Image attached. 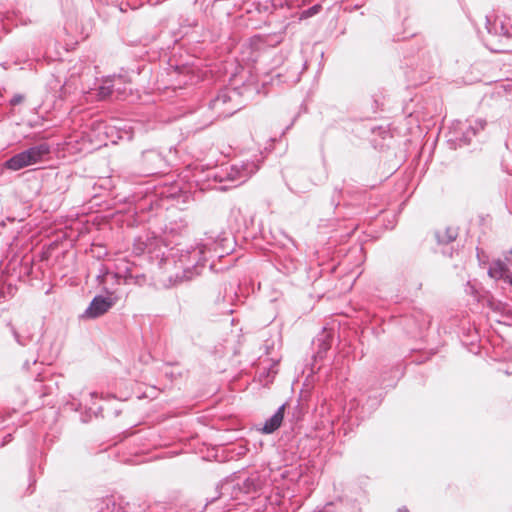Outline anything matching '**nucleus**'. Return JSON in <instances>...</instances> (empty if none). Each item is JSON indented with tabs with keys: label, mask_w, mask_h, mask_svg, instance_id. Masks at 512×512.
I'll return each instance as SVG.
<instances>
[{
	"label": "nucleus",
	"mask_w": 512,
	"mask_h": 512,
	"mask_svg": "<svg viewBox=\"0 0 512 512\" xmlns=\"http://www.w3.org/2000/svg\"><path fill=\"white\" fill-rule=\"evenodd\" d=\"M12 439V435L10 433H8L7 435H5L3 437V440H2V443H1V446H4L6 445L8 442H10Z\"/></svg>",
	"instance_id": "nucleus-38"
},
{
	"label": "nucleus",
	"mask_w": 512,
	"mask_h": 512,
	"mask_svg": "<svg viewBox=\"0 0 512 512\" xmlns=\"http://www.w3.org/2000/svg\"><path fill=\"white\" fill-rule=\"evenodd\" d=\"M4 166L9 170L18 171L31 165L27 160L25 152L21 151L7 159Z\"/></svg>",
	"instance_id": "nucleus-23"
},
{
	"label": "nucleus",
	"mask_w": 512,
	"mask_h": 512,
	"mask_svg": "<svg viewBox=\"0 0 512 512\" xmlns=\"http://www.w3.org/2000/svg\"><path fill=\"white\" fill-rule=\"evenodd\" d=\"M289 10L290 7L286 0L252 1L247 4L246 8L248 14L257 13L261 19H267L270 16L287 19Z\"/></svg>",
	"instance_id": "nucleus-9"
},
{
	"label": "nucleus",
	"mask_w": 512,
	"mask_h": 512,
	"mask_svg": "<svg viewBox=\"0 0 512 512\" xmlns=\"http://www.w3.org/2000/svg\"><path fill=\"white\" fill-rule=\"evenodd\" d=\"M242 107L241 93L238 88H223L208 103V108L214 113L215 118L230 117Z\"/></svg>",
	"instance_id": "nucleus-4"
},
{
	"label": "nucleus",
	"mask_w": 512,
	"mask_h": 512,
	"mask_svg": "<svg viewBox=\"0 0 512 512\" xmlns=\"http://www.w3.org/2000/svg\"><path fill=\"white\" fill-rule=\"evenodd\" d=\"M510 253H511V255H512V249H511Z\"/></svg>",
	"instance_id": "nucleus-49"
},
{
	"label": "nucleus",
	"mask_w": 512,
	"mask_h": 512,
	"mask_svg": "<svg viewBox=\"0 0 512 512\" xmlns=\"http://www.w3.org/2000/svg\"><path fill=\"white\" fill-rule=\"evenodd\" d=\"M24 100V95L23 94H15L13 95V97L9 100V104L11 106H16V105H19L23 102Z\"/></svg>",
	"instance_id": "nucleus-36"
},
{
	"label": "nucleus",
	"mask_w": 512,
	"mask_h": 512,
	"mask_svg": "<svg viewBox=\"0 0 512 512\" xmlns=\"http://www.w3.org/2000/svg\"><path fill=\"white\" fill-rule=\"evenodd\" d=\"M285 408L286 403L279 406L275 413L264 422V425L261 429L262 433L272 434L280 428L284 419Z\"/></svg>",
	"instance_id": "nucleus-21"
},
{
	"label": "nucleus",
	"mask_w": 512,
	"mask_h": 512,
	"mask_svg": "<svg viewBox=\"0 0 512 512\" xmlns=\"http://www.w3.org/2000/svg\"><path fill=\"white\" fill-rule=\"evenodd\" d=\"M320 9H321V6L319 4L313 5V6L309 7L308 9H305L301 12L300 19H306V18L312 17L315 14H317L320 11Z\"/></svg>",
	"instance_id": "nucleus-33"
},
{
	"label": "nucleus",
	"mask_w": 512,
	"mask_h": 512,
	"mask_svg": "<svg viewBox=\"0 0 512 512\" xmlns=\"http://www.w3.org/2000/svg\"><path fill=\"white\" fill-rule=\"evenodd\" d=\"M379 130H382L384 133H386L387 131L382 129V127H379Z\"/></svg>",
	"instance_id": "nucleus-48"
},
{
	"label": "nucleus",
	"mask_w": 512,
	"mask_h": 512,
	"mask_svg": "<svg viewBox=\"0 0 512 512\" xmlns=\"http://www.w3.org/2000/svg\"><path fill=\"white\" fill-rule=\"evenodd\" d=\"M140 166L145 175H153L164 172L168 164L165 156L159 149L151 148L142 151Z\"/></svg>",
	"instance_id": "nucleus-11"
},
{
	"label": "nucleus",
	"mask_w": 512,
	"mask_h": 512,
	"mask_svg": "<svg viewBox=\"0 0 512 512\" xmlns=\"http://www.w3.org/2000/svg\"><path fill=\"white\" fill-rule=\"evenodd\" d=\"M504 281L508 282L512 286V272L509 270Z\"/></svg>",
	"instance_id": "nucleus-39"
},
{
	"label": "nucleus",
	"mask_w": 512,
	"mask_h": 512,
	"mask_svg": "<svg viewBox=\"0 0 512 512\" xmlns=\"http://www.w3.org/2000/svg\"><path fill=\"white\" fill-rule=\"evenodd\" d=\"M114 93H116L117 98L125 99L128 94L126 84L117 83L114 88Z\"/></svg>",
	"instance_id": "nucleus-34"
},
{
	"label": "nucleus",
	"mask_w": 512,
	"mask_h": 512,
	"mask_svg": "<svg viewBox=\"0 0 512 512\" xmlns=\"http://www.w3.org/2000/svg\"><path fill=\"white\" fill-rule=\"evenodd\" d=\"M138 512H147L146 508H141Z\"/></svg>",
	"instance_id": "nucleus-45"
},
{
	"label": "nucleus",
	"mask_w": 512,
	"mask_h": 512,
	"mask_svg": "<svg viewBox=\"0 0 512 512\" xmlns=\"http://www.w3.org/2000/svg\"><path fill=\"white\" fill-rule=\"evenodd\" d=\"M360 194L335 186L329 198V205L337 218L349 219L361 212Z\"/></svg>",
	"instance_id": "nucleus-3"
},
{
	"label": "nucleus",
	"mask_w": 512,
	"mask_h": 512,
	"mask_svg": "<svg viewBox=\"0 0 512 512\" xmlns=\"http://www.w3.org/2000/svg\"><path fill=\"white\" fill-rule=\"evenodd\" d=\"M487 122L483 119H475L473 122L457 121L447 134V143L454 149L462 148L471 143L472 138L484 130Z\"/></svg>",
	"instance_id": "nucleus-7"
},
{
	"label": "nucleus",
	"mask_w": 512,
	"mask_h": 512,
	"mask_svg": "<svg viewBox=\"0 0 512 512\" xmlns=\"http://www.w3.org/2000/svg\"><path fill=\"white\" fill-rule=\"evenodd\" d=\"M313 343L317 345V351L314 354V359L322 360L331 348L332 337L329 334L323 332L316 337Z\"/></svg>",
	"instance_id": "nucleus-22"
},
{
	"label": "nucleus",
	"mask_w": 512,
	"mask_h": 512,
	"mask_svg": "<svg viewBox=\"0 0 512 512\" xmlns=\"http://www.w3.org/2000/svg\"><path fill=\"white\" fill-rule=\"evenodd\" d=\"M275 77L278 78L279 82L283 83H297L300 80V73L297 69L288 70L286 74H282L281 72H277Z\"/></svg>",
	"instance_id": "nucleus-29"
},
{
	"label": "nucleus",
	"mask_w": 512,
	"mask_h": 512,
	"mask_svg": "<svg viewBox=\"0 0 512 512\" xmlns=\"http://www.w3.org/2000/svg\"><path fill=\"white\" fill-rule=\"evenodd\" d=\"M458 237V229L454 227H446L444 230H437L435 238L438 244H449Z\"/></svg>",
	"instance_id": "nucleus-25"
},
{
	"label": "nucleus",
	"mask_w": 512,
	"mask_h": 512,
	"mask_svg": "<svg viewBox=\"0 0 512 512\" xmlns=\"http://www.w3.org/2000/svg\"><path fill=\"white\" fill-rule=\"evenodd\" d=\"M118 301V296L99 294L93 297L86 310L81 315L85 319H96L108 312Z\"/></svg>",
	"instance_id": "nucleus-13"
},
{
	"label": "nucleus",
	"mask_w": 512,
	"mask_h": 512,
	"mask_svg": "<svg viewBox=\"0 0 512 512\" xmlns=\"http://www.w3.org/2000/svg\"><path fill=\"white\" fill-rule=\"evenodd\" d=\"M397 512H409L406 507L399 508Z\"/></svg>",
	"instance_id": "nucleus-43"
},
{
	"label": "nucleus",
	"mask_w": 512,
	"mask_h": 512,
	"mask_svg": "<svg viewBox=\"0 0 512 512\" xmlns=\"http://www.w3.org/2000/svg\"><path fill=\"white\" fill-rule=\"evenodd\" d=\"M432 64H434V58H433L432 55H430L428 62L427 63H423V66H430Z\"/></svg>",
	"instance_id": "nucleus-41"
},
{
	"label": "nucleus",
	"mask_w": 512,
	"mask_h": 512,
	"mask_svg": "<svg viewBox=\"0 0 512 512\" xmlns=\"http://www.w3.org/2000/svg\"><path fill=\"white\" fill-rule=\"evenodd\" d=\"M508 273V268L506 264L501 260L493 261L488 269V274L490 277L495 279H504Z\"/></svg>",
	"instance_id": "nucleus-26"
},
{
	"label": "nucleus",
	"mask_w": 512,
	"mask_h": 512,
	"mask_svg": "<svg viewBox=\"0 0 512 512\" xmlns=\"http://www.w3.org/2000/svg\"><path fill=\"white\" fill-rule=\"evenodd\" d=\"M149 239H150L149 236H146L145 238L141 237V236L135 238V240L133 242V253L138 256H140L142 254H146Z\"/></svg>",
	"instance_id": "nucleus-28"
},
{
	"label": "nucleus",
	"mask_w": 512,
	"mask_h": 512,
	"mask_svg": "<svg viewBox=\"0 0 512 512\" xmlns=\"http://www.w3.org/2000/svg\"><path fill=\"white\" fill-rule=\"evenodd\" d=\"M96 508L97 512H123L122 507L113 496H106L98 500Z\"/></svg>",
	"instance_id": "nucleus-24"
},
{
	"label": "nucleus",
	"mask_w": 512,
	"mask_h": 512,
	"mask_svg": "<svg viewBox=\"0 0 512 512\" xmlns=\"http://www.w3.org/2000/svg\"><path fill=\"white\" fill-rule=\"evenodd\" d=\"M229 233L221 231H206L194 246L187 248L179 247V243L168 248L170 245L165 238L150 237L147 248V255L150 260L157 261L161 268L173 264L181 272L175 273V283L192 280L200 275L203 270L209 267L212 270L215 266L214 257L222 258L229 254Z\"/></svg>",
	"instance_id": "nucleus-1"
},
{
	"label": "nucleus",
	"mask_w": 512,
	"mask_h": 512,
	"mask_svg": "<svg viewBox=\"0 0 512 512\" xmlns=\"http://www.w3.org/2000/svg\"><path fill=\"white\" fill-rule=\"evenodd\" d=\"M218 498L241 500L240 476L233 475L223 480L218 486ZM217 497L211 498L207 504L213 503Z\"/></svg>",
	"instance_id": "nucleus-14"
},
{
	"label": "nucleus",
	"mask_w": 512,
	"mask_h": 512,
	"mask_svg": "<svg viewBox=\"0 0 512 512\" xmlns=\"http://www.w3.org/2000/svg\"><path fill=\"white\" fill-rule=\"evenodd\" d=\"M392 372L394 376L391 381H387L385 377L381 380L382 387H392L394 385V380L403 374L400 365H396L392 368Z\"/></svg>",
	"instance_id": "nucleus-31"
},
{
	"label": "nucleus",
	"mask_w": 512,
	"mask_h": 512,
	"mask_svg": "<svg viewBox=\"0 0 512 512\" xmlns=\"http://www.w3.org/2000/svg\"><path fill=\"white\" fill-rule=\"evenodd\" d=\"M117 83H131V76L128 70L122 68L118 74H112L105 77L98 88V95L100 98L104 99L112 96Z\"/></svg>",
	"instance_id": "nucleus-15"
},
{
	"label": "nucleus",
	"mask_w": 512,
	"mask_h": 512,
	"mask_svg": "<svg viewBox=\"0 0 512 512\" xmlns=\"http://www.w3.org/2000/svg\"><path fill=\"white\" fill-rule=\"evenodd\" d=\"M111 273H113L109 267L103 263H100L97 268L96 274V282L101 283L104 278H107Z\"/></svg>",
	"instance_id": "nucleus-30"
},
{
	"label": "nucleus",
	"mask_w": 512,
	"mask_h": 512,
	"mask_svg": "<svg viewBox=\"0 0 512 512\" xmlns=\"http://www.w3.org/2000/svg\"><path fill=\"white\" fill-rule=\"evenodd\" d=\"M90 395H91V397H94V396H96V393L92 392V393H90Z\"/></svg>",
	"instance_id": "nucleus-47"
},
{
	"label": "nucleus",
	"mask_w": 512,
	"mask_h": 512,
	"mask_svg": "<svg viewBox=\"0 0 512 512\" xmlns=\"http://www.w3.org/2000/svg\"><path fill=\"white\" fill-rule=\"evenodd\" d=\"M16 291L17 287L11 280H4L3 276H0V301L13 297Z\"/></svg>",
	"instance_id": "nucleus-27"
},
{
	"label": "nucleus",
	"mask_w": 512,
	"mask_h": 512,
	"mask_svg": "<svg viewBox=\"0 0 512 512\" xmlns=\"http://www.w3.org/2000/svg\"><path fill=\"white\" fill-rule=\"evenodd\" d=\"M259 159L240 161L227 167L212 170L208 177L213 178L216 182H227L224 188L237 187L245 183L253 174L259 170Z\"/></svg>",
	"instance_id": "nucleus-2"
},
{
	"label": "nucleus",
	"mask_w": 512,
	"mask_h": 512,
	"mask_svg": "<svg viewBox=\"0 0 512 512\" xmlns=\"http://www.w3.org/2000/svg\"><path fill=\"white\" fill-rule=\"evenodd\" d=\"M296 269H297V263H295L294 261H290L289 265L286 266L287 273L293 272Z\"/></svg>",
	"instance_id": "nucleus-37"
},
{
	"label": "nucleus",
	"mask_w": 512,
	"mask_h": 512,
	"mask_svg": "<svg viewBox=\"0 0 512 512\" xmlns=\"http://www.w3.org/2000/svg\"><path fill=\"white\" fill-rule=\"evenodd\" d=\"M285 237H286V239H287L289 242H291V243H292V245H294V241H293V239H292V238H290V237H288V236H285Z\"/></svg>",
	"instance_id": "nucleus-44"
},
{
	"label": "nucleus",
	"mask_w": 512,
	"mask_h": 512,
	"mask_svg": "<svg viewBox=\"0 0 512 512\" xmlns=\"http://www.w3.org/2000/svg\"><path fill=\"white\" fill-rule=\"evenodd\" d=\"M30 165L42 162L51 153V146L46 142H41L24 150Z\"/></svg>",
	"instance_id": "nucleus-20"
},
{
	"label": "nucleus",
	"mask_w": 512,
	"mask_h": 512,
	"mask_svg": "<svg viewBox=\"0 0 512 512\" xmlns=\"http://www.w3.org/2000/svg\"><path fill=\"white\" fill-rule=\"evenodd\" d=\"M289 23H281L277 32L271 34H259L251 38V45L256 49L275 47L282 43Z\"/></svg>",
	"instance_id": "nucleus-16"
},
{
	"label": "nucleus",
	"mask_w": 512,
	"mask_h": 512,
	"mask_svg": "<svg viewBox=\"0 0 512 512\" xmlns=\"http://www.w3.org/2000/svg\"><path fill=\"white\" fill-rule=\"evenodd\" d=\"M486 29L488 36L485 39V45L490 51L503 53L510 50L509 42L512 39V33L503 22L496 19L492 21L489 16H486Z\"/></svg>",
	"instance_id": "nucleus-8"
},
{
	"label": "nucleus",
	"mask_w": 512,
	"mask_h": 512,
	"mask_svg": "<svg viewBox=\"0 0 512 512\" xmlns=\"http://www.w3.org/2000/svg\"><path fill=\"white\" fill-rule=\"evenodd\" d=\"M398 323L406 334L415 337L430 326L431 318L422 310L413 309L409 313L402 315Z\"/></svg>",
	"instance_id": "nucleus-10"
},
{
	"label": "nucleus",
	"mask_w": 512,
	"mask_h": 512,
	"mask_svg": "<svg viewBox=\"0 0 512 512\" xmlns=\"http://www.w3.org/2000/svg\"><path fill=\"white\" fill-rule=\"evenodd\" d=\"M265 485V480L258 474L252 473L247 478L240 477V488L242 495H255L260 493Z\"/></svg>",
	"instance_id": "nucleus-19"
},
{
	"label": "nucleus",
	"mask_w": 512,
	"mask_h": 512,
	"mask_svg": "<svg viewBox=\"0 0 512 512\" xmlns=\"http://www.w3.org/2000/svg\"><path fill=\"white\" fill-rule=\"evenodd\" d=\"M30 364H31V363H30V360H26V361L23 363V368H24V369H29Z\"/></svg>",
	"instance_id": "nucleus-42"
},
{
	"label": "nucleus",
	"mask_w": 512,
	"mask_h": 512,
	"mask_svg": "<svg viewBox=\"0 0 512 512\" xmlns=\"http://www.w3.org/2000/svg\"><path fill=\"white\" fill-rule=\"evenodd\" d=\"M123 277L125 279V282H128L129 280L132 279H135L137 281L139 278H144L145 276L143 274H135L133 271V266L126 265L123 270ZM121 278L122 275L119 272H113L107 278H104L101 281V283H98V286L100 287L102 293L108 296H117L116 293L120 285Z\"/></svg>",
	"instance_id": "nucleus-12"
},
{
	"label": "nucleus",
	"mask_w": 512,
	"mask_h": 512,
	"mask_svg": "<svg viewBox=\"0 0 512 512\" xmlns=\"http://www.w3.org/2000/svg\"><path fill=\"white\" fill-rule=\"evenodd\" d=\"M379 396H366L361 393L358 397L349 400L345 406L346 421L349 427L358 426L360 422L368 418L372 412L380 405Z\"/></svg>",
	"instance_id": "nucleus-5"
},
{
	"label": "nucleus",
	"mask_w": 512,
	"mask_h": 512,
	"mask_svg": "<svg viewBox=\"0 0 512 512\" xmlns=\"http://www.w3.org/2000/svg\"><path fill=\"white\" fill-rule=\"evenodd\" d=\"M369 101L371 102V111L373 114L377 113V111L383 105L378 95L371 96Z\"/></svg>",
	"instance_id": "nucleus-35"
},
{
	"label": "nucleus",
	"mask_w": 512,
	"mask_h": 512,
	"mask_svg": "<svg viewBox=\"0 0 512 512\" xmlns=\"http://www.w3.org/2000/svg\"><path fill=\"white\" fill-rule=\"evenodd\" d=\"M1 65H2V67H3L4 69H7V64H6V63H2Z\"/></svg>",
	"instance_id": "nucleus-46"
},
{
	"label": "nucleus",
	"mask_w": 512,
	"mask_h": 512,
	"mask_svg": "<svg viewBox=\"0 0 512 512\" xmlns=\"http://www.w3.org/2000/svg\"><path fill=\"white\" fill-rule=\"evenodd\" d=\"M7 327L19 346L26 347L32 344L35 353L32 356L31 363L33 365L36 364L38 362L39 351L41 349L40 342L44 336L43 332H40L39 335H37L38 324L35 321L26 320L19 327L12 323H8Z\"/></svg>",
	"instance_id": "nucleus-6"
},
{
	"label": "nucleus",
	"mask_w": 512,
	"mask_h": 512,
	"mask_svg": "<svg viewBox=\"0 0 512 512\" xmlns=\"http://www.w3.org/2000/svg\"><path fill=\"white\" fill-rule=\"evenodd\" d=\"M34 390L39 393L40 398L53 395L58 390L57 378L38 374V377L35 379Z\"/></svg>",
	"instance_id": "nucleus-18"
},
{
	"label": "nucleus",
	"mask_w": 512,
	"mask_h": 512,
	"mask_svg": "<svg viewBox=\"0 0 512 512\" xmlns=\"http://www.w3.org/2000/svg\"><path fill=\"white\" fill-rule=\"evenodd\" d=\"M29 481H30V483H29V486H28V490H30L29 493L31 494L33 492V489H31V487L35 483V479L32 476H30L29 477Z\"/></svg>",
	"instance_id": "nucleus-40"
},
{
	"label": "nucleus",
	"mask_w": 512,
	"mask_h": 512,
	"mask_svg": "<svg viewBox=\"0 0 512 512\" xmlns=\"http://www.w3.org/2000/svg\"><path fill=\"white\" fill-rule=\"evenodd\" d=\"M502 167L510 175H512V154L505 152L502 157Z\"/></svg>",
	"instance_id": "nucleus-32"
},
{
	"label": "nucleus",
	"mask_w": 512,
	"mask_h": 512,
	"mask_svg": "<svg viewBox=\"0 0 512 512\" xmlns=\"http://www.w3.org/2000/svg\"><path fill=\"white\" fill-rule=\"evenodd\" d=\"M188 233V221L185 218L180 217L166 224L164 229V238L172 244V239L185 236Z\"/></svg>",
	"instance_id": "nucleus-17"
}]
</instances>
